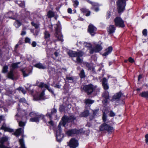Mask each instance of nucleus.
Segmentation results:
<instances>
[{
    "label": "nucleus",
    "instance_id": "f257e3e1",
    "mask_svg": "<svg viewBox=\"0 0 148 148\" xmlns=\"http://www.w3.org/2000/svg\"><path fill=\"white\" fill-rule=\"evenodd\" d=\"M69 55L71 57H77L76 60L75 62L77 63H82L83 62V60L80 58L84 55V53L82 51H79L78 52L69 51L68 52Z\"/></svg>",
    "mask_w": 148,
    "mask_h": 148
},
{
    "label": "nucleus",
    "instance_id": "f03ea898",
    "mask_svg": "<svg viewBox=\"0 0 148 148\" xmlns=\"http://www.w3.org/2000/svg\"><path fill=\"white\" fill-rule=\"evenodd\" d=\"M56 30V36L58 40L62 41V35L60 32V23H58L55 26Z\"/></svg>",
    "mask_w": 148,
    "mask_h": 148
},
{
    "label": "nucleus",
    "instance_id": "7ed1b4c3",
    "mask_svg": "<svg viewBox=\"0 0 148 148\" xmlns=\"http://www.w3.org/2000/svg\"><path fill=\"white\" fill-rule=\"evenodd\" d=\"M117 4L119 13L125 10L126 5L125 0H118Z\"/></svg>",
    "mask_w": 148,
    "mask_h": 148
},
{
    "label": "nucleus",
    "instance_id": "20e7f679",
    "mask_svg": "<svg viewBox=\"0 0 148 148\" xmlns=\"http://www.w3.org/2000/svg\"><path fill=\"white\" fill-rule=\"evenodd\" d=\"M61 123L59 124L58 127V129L56 130V136L57 140L58 141L60 142L62 140L64 137V135L61 133Z\"/></svg>",
    "mask_w": 148,
    "mask_h": 148
},
{
    "label": "nucleus",
    "instance_id": "39448f33",
    "mask_svg": "<svg viewBox=\"0 0 148 148\" xmlns=\"http://www.w3.org/2000/svg\"><path fill=\"white\" fill-rule=\"evenodd\" d=\"M96 88V86H94L93 85L90 84L84 86L83 89L88 95H90L93 92Z\"/></svg>",
    "mask_w": 148,
    "mask_h": 148
},
{
    "label": "nucleus",
    "instance_id": "423d86ee",
    "mask_svg": "<svg viewBox=\"0 0 148 148\" xmlns=\"http://www.w3.org/2000/svg\"><path fill=\"white\" fill-rule=\"evenodd\" d=\"M100 130L101 131H106L109 133H112L114 131V128L104 123L100 126Z\"/></svg>",
    "mask_w": 148,
    "mask_h": 148
},
{
    "label": "nucleus",
    "instance_id": "0eeeda50",
    "mask_svg": "<svg viewBox=\"0 0 148 148\" xmlns=\"http://www.w3.org/2000/svg\"><path fill=\"white\" fill-rule=\"evenodd\" d=\"M114 21L117 27H123L125 26L124 21L120 17H117Z\"/></svg>",
    "mask_w": 148,
    "mask_h": 148
},
{
    "label": "nucleus",
    "instance_id": "6e6552de",
    "mask_svg": "<svg viewBox=\"0 0 148 148\" xmlns=\"http://www.w3.org/2000/svg\"><path fill=\"white\" fill-rule=\"evenodd\" d=\"M90 47L91 48L89 49L90 50V54H92L94 52H98L102 49V47L99 44L96 45L93 48H91V47Z\"/></svg>",
    "mask_w": 148,
    "mask_h": 148
},
{
    "label": "nucleus",
    "instance_id": "1a4fd4ad",
    "mask_svg": "<svg viewBox=\"0 0 148 148\" xmlns=\"http://www.w3.org/2000/svg\"><path fill=\"white\" fill-rule=\"evenodd\" d=\"M78 145L77 141L74 138L71 139L69 142L68 145L70 147L75 148Z\"/></svg>",
    "mask_w": 148,
    "mask_h": 148
},
{
    "label": "nucleus",
    "instance_id": "9d476101",
    "mask_svg": "<svg viewBox=\"0 0 148 148\" xmlns=\"http://www.w3.org/2000/svg\"><path fill=\"white\" fill-rule=\"evenodd\" d=\"M96 28L92 24H90L88 27V31L92 36H94L95 34Z\"/></svg>",
    "mask_w": 148,
    "mask_h": 148
},
{
    "label": "nucleus",
    "instance_id": "9b49d317",
    "mask_svg": "<svg viewBox=\"0 0 148 148\" xmlns=\"http://www.w3.org/2000/svg\"><path fill=\"white\" fill-rule=\"evenodd\" d=\"M80 132V130H77L75 129L68 130L67 132L66 133L68 136H73L75 134H79Z\"/></svg>",
    "mask_w": 148,
    "mask_h": 148
},
{
    "label": "nucleus",
    "instance_id": "f8f14e48",
    "mask_svg": "<svg viewBox=\"0 0 148 148\" xmlns=\"http://www.w3.org/2000/svg\"><path fill=\"white\" fill-rule=\"evenodd\" d=\"M8 140V138L4 137L1 138L0 140V148H10L7 147L3 145L4 143Z\"/></svg>",
    "mask_w": 148,
    "mask_h": 148
},
{
    "label": "nucleus",
    "instance_id": "ddd939ff",
    "mask_svg": "<svg viewBox=\"0 0 148 148\" xmlns=\"http://www.w3.org/2000/svg\"><path fill=\"white\" fill-rule=\"evenodd\" d=\"M69 122L68 119V116H64L62 118V121L59 123L60 124V123H61V126L62 125L63 126H65L66 123Z\"/></svg>",
    "mask_w": 148,
    "mask_h": 148
},
{
    "label": "nucleus",
    "instance_id": "4468645a",
    "mask_svg": "<svg viewBox=\"0 0 148 148\" xmlns=\"http://www.w3.org/2000/svg\"><path fill=\"white\" fill-rule=\"evenodd\" d=\"M122 95H123L121 92L116 93L113 97V100L116 101H119Z\"/></svg>",
    "mask_w": 148,
    "mask_h": 148
},
{
    "label": "nucleus",
    "instance_id": "2eb2a0df",
    "mask_svg": "<svg viewBox=\"0 0 148 148\" xmlns=\"http://www.w3.org/2000/svg\"><path fill=\"white\" fill-rule=\"evenodd\" d=\"M29 116L32 117H42L43 118L44 116L42 114H40L36 112H30L29 114Z\"/></svg>",
    "mask_w": 148,
    "mask_h": 148
},
{
    "label": "nucleus",
    "instance_id": "dca6fc26",
    "mask_svg": "<svg viewBox=\"0 0 148 148\" xmlns=\"http://www.w3.org/2000/svg\"><path fill=\"white\" fill-rule=\"evenodd\" d=\"M115 30V27L113 25H110L107 28V31L109 34H111L114 32Z\"/></svg>",
    "mask_w": 148,
    "mask_h": 148
},
{
    "label": "nucleus",
    "instance_id": "f3484780",
    "mask_svg": "<svg viewBox=\"0 0 148 148\" xmlns=\"http://www.w3.org/2000/svg\"><path fill=\"white\" fill-rule=\"evenodd\" d=\"M44 91H42L38 97L34 96V99L35 101L43 100L44 99Z\"/></svg>",
    "mask_w": 148,
    "mask_h": 148
},
{
    "label": "nucleus",
    "instance_id": "a211bd4d",
    "mask_svg": "<svg viewBox=\"0 0 148 148\" xmlns=\"http://www.w3.org/2000/svg\"><path fill=\"white\" fill-rule=\"evenodd\" d=\"M8 17L13 19H15L17 17V15L16 13L14 14L12 11H10L8 13Z\"/></svg>",
    "mask_w": 148,
    "mask_h": 148
},
{
    "label": "nucleus",
    "instance_id": "6ab92c4d",
    "mask_svg": "<svg viewBox=\"0 0 148 148\" xmlns=\"http://www.w3.org/2000/svg\"><path fill=\"white\" fill-rule=\"evenodd\" d=\"M107 80L106 78H104L102 80V85L105 90H107L109 88V86L107 83Z\"/></svg>",
    "mask_w": 148,
    "mask_h": 148
},
{
    "label": "nucleus",
    "instance_id": "aec40b11",
    "mask_svg": "<svg viewBox=\"0 0 148 148\" xmlns=\"http://www.w3.org/2000/svg\"><path fill=\"white\" fill-rule=\"evenodd\" d=\"M0 129L4 130L5 131H8L10 132H14L13 129L6 127L5 125L4 124L2 125Z\"/></svg>",
    "mask_w": 148,
    "mask_h": 148
},
{
    "label": "nucleus",
    "instance_id": "412c9836",
    "mask_svg": "<svg viewBox=\"0 0 148 148\" xmlns=\"http://www.w3.org/2000/svg\"><path fill=\"white\" fill-rule=\"evenodd\" d=\"M34 66L40 69H44L46 68L45 65L40 63L35 64Z\"/></svg>",
    "mask_w": 148,
    "mask_h": 148
},
{
    "label": "nucleus",
    "instance_id": "4be33fe9",
    "mask_svg": "<svg viewBox=\"0 0 148 148\" xmlns=\"http://www.w3.org/2000/svg\"><path fill=\"white\" fill-rule=\"evenodd\" d=\"M141 97L148 99V91H144L142 92L139 95Z\"/></svg>",
    "mask_w": 148,
    "mask_h": 148
},
{
    "label": "nucleus",
    "instance_id": "5701e85b",
    "mask_svg": "<svg viewBox=\"0 0 148 148\" xmlns=\"http://www.w3.org/2000/svg\"><path fill=\"white\" fill-rule=\"evenodd\" d=\"M112 48L111 47H109L108 48L106 49V51L103 54V55L105 56L108 55L112 51Z\"/></svg>",
    "mask_w": 148,
    "mask_h": 148
},
{
    "label": "nucleus",
    "instance_id": "b1692460",
    "mask_svg": "<svg viewBox=\"0 0 148 148\" xmlns=\"http://www.w3.org/2000/svg\"><path fill=\"white\" fill-rule=\"evenodd\" d=\"M89 114V111L88 110H86L80 114L79 116L81 117H85L88 116Z\"/></svg>",
    "mask_w": 148,
    "mask_h": 148
},
{
    "label": "nucleus",
    "instance_id": "393cba45",
    "mask_svg": "<svg viewBox=\"0 0 148 148\" xmlns=\"http://www.w3.org/2000/svg\"><path fill=\"white\" fill-rule=\"evenodd\" d=\"M23 129L22 128H19L16 130L14 133V134L17 136H19L22 132Z\"/></svg>",
    "mask_w": 148,
    "mask_h": 148
},
{
    "label": "nucleus",
    "instance_id": "a878e982",
    "mask_svg": "<svg viewBox=\"0 0 148 148\" xmlns=\"http://www.w3.org/2000/svg\"><path fill=\"white\" fill-rule=\"evenodd\" d=\"M45 38L46 40H49L50 37V34L49 32L47 31H45L44 33Z\"/></svg>",
    "mask_w": 148,
    "mask_h": 148
},
{
    "label": "nucleus",
    "instance_id": "bb28decb",
    "mask_svg": "<svg viewBox=\"0 0 148 148\" xmlns=\"http://www.w3.org/2000/svg\"><path fill=\"white\" fill-rule=\"evenodd\" d=\"M8 77L12 79L13 80L14 79V74L13 70H11V71L8 73Z\"/></svg>",
    "mask_w": 148,
    "mask_h": 148
},
{
    "label": "nucleus",
    "instance_id": "cd10ccee",
    "mask_svg": "<svg viewBox=\"0 0 148 148\" xmlns=\"http://www.w3.org/2000/svg\"><path fill=\"white\" fill-rule=\"evenodd\" d=\"M102 96L106 99H108L109 98V93L108 91H105L102 94Z\"/></svg>",
    "mask_w": 148,
    "mask_h": 148
},
{
    "label": "nucleus",
    "instance_id": "c85d7f7f",
    "mask_svg": "<svg viewBox=\"0 0 148 148\" xmlns=\"http://www.w3.org/2000/svg\"><path fill=\"white\" fill-rule=\"evenodd\" d=\"M41 117H32L30 119H29V121L31 122H39V118H40Z\"/></svg>",
    "mask_w": 148,
    "mask_h": 148
},
{
    "label": "nucleus",
    "instance_id": "c756f323",
    "mask_svg": "<svg viewBox=\"0 0 148 148\" xmlns=\"http://www.w3.org/2000/svg\"><path fill=\"white\" fill-rule=\"evenodd\" d=\"M21 25V23L18 20H16L14 25L16 28L19 27Z\"/></svg>",
    "mask_w": 148,
    "mask_h": 148
},
{
    "label": "nucleus",
    "instance_id": "7c9ffc66",
    "mask_svg": "<svg viewBox=\"0 0 148 148\" xmlns=\"http://www.w3.org/2000/svg\"><path fill=\"white\" fill-rule=\"evenodd\" d=\"M37 85L38 86L41 88L45 87L46 88V87H47V85L45 84L44 83L42 82L38 83Z\"/></svg>",
    "mask_w": 148,
    "mask_h": 148
},
{
    "label": "nucleus",
    "instance_id": "2f4dec72",
    "mask_svg": "<svg viewBox=\"0 0 148 148\" xmlns=\"http://www.w3.org/2000/svg\"><path fill=\"white\" fill-rule=\"evenodd\" d=\"M94 102V100H92L89 99L85 100V103L86 104H92Z\"/></svg>",
    "mask_w": 148,
    "mask_h": 148
},
{
    "label": "nucleus",
    "instance_id": "473e14b6",
    "mask_svg": "<svg viewBox=\"0 0 148 148\" xmlns=\"http://www.w3.org/2000/svg\"><path fill=\"white\" fill-rule=\"evenodd\" d=\"M47 16L49 18L53 17L54 16V13L51 11H49L48 12Z\"/></svg>",
    "mask_w": 148,
    "mask_h": 148
},
{
    "label": "nucleus",
    "instance_id": "72a5a7b5",
    "mask_svg": "<svg viewBox=\"0 0 148 148\" xmlns=\"http://www.w3.org/2000/svg\"><path fill=\"white\" fill-rule=\"evenodd\" d=\"M79 75L80 77L82 78H84L86 77L85 72L83 69H82L80 73L79 74Z\"/></svg>",
    "mask_w": 148,
    "mask_h": 148
},
{
    "label": "nucleus",
    "instance_id": "f704fd0d",
    "mask_svg": "<svg viewBox=\"0 0 148 148\" xmlns=\"http://www.w3.org/2000/svg\"><path fill=\"white\" fill-rule=\"evenodd\" d=\"M87 1L88 2L91 4L92 5L94 6H97L99 5L98 3H95L94 2H92L89 0H87Z\"/></svg>",
    "mask_w": 148,
    "mask_h": 148
},
{
    "label": "nucleus",
    "instance_id": "c9c22d12",
    "mask_svg": "<svg viewBox=\"0 0 148 148\" xmlns=\"http://www.w3.org/2000/svg\"><path fill=\"white\" fill-rule=\"evenodd\" d=\"M8 67L7 66L5 65L3 67L2 71V72L3 73H5L7 72L8 71Z\"/></svg>",
    "mask_w": 148,
    "mask_h": 148
},
{
    "label": "nucleus",
    "instance_id": "e433bc0d",
    "mask_svg": "<svg viewBox=\"0 0 148 148\" xmlns=\"http://www.w3.org/2000/svg\"><path fill=\"white\" fill-rule=\"evenodd\" d=\"M66 80L71 81V82H73V81L74 78L72 77H69L68 76H66Z\"/></svg>",
    "mask_w": 148,
    "mask_h": 148
},
{
    "label": "nucleus",
    "instance_id": "4c0bfd02",
    "mask_svg": "<svg viewBox=\"0 0 148 148\" xmlns=\"http://www.w3.org/2000/svg\"><path fill=\"white\" fill-rule=\"evenodd\" d=\"M17 3L20 6L23 8L25 7V3L23 2H21L20 1H18Z\"/></svg>",
    "mask_w": 148,
    "mask_h": 148
},
{
    "label": "nucleus",
    "instance_id": "58836bf2",
    "mask_svg": "<svg viewBox=\"0 0 148 148\" xmlns=\"http://www.w3.org/2000/svg\"><path fill=\"white\" fill-rule=\"evenodd\" d=\"M85 64L86 65V66L88 69L89 70H91L92 69V67L91 65L88 63L87 62H85Z\"/></svg>",
    "mask_w": 148,
    "mask_h": 148
},
{
    "label": "nucleus",
    "instance_id": "ea45409f",
    "mask_svg": "<svg viewBox=\"0 0 148 148\" xmlns=\"http://www.w3.org/2000/svg\"><path fill=\"white\" fill-rule=\"evenodd\" d=\"M68 119L69 122L75 119V118L73 116H71L69 117H68Z\"/></svg>",
    "mask_w": 148,
    "mask_h": 148
},
{
    "label": "nucleus",
    "instance_id": "a19ab883",
    "mask_svg": "<svg viewBox=\"0 0 148 148\" xmlns=\"http://www.w3.org/2000/svg\"><path fill=\"white\" fill-rule=\"evenodd\" d=\"M22 72L23 76L24 77L28 76L29 74V73H27V72L24 71L23 70H22Z\"/></svg>",
    "mask_w": 148,
    "mask_h": 148
},
{
    "label": "nucleus",
    "instance_id": "79ce46f5",
    "mask_svg": "<svg viewBox=\"0 0 148 148\" xmlns=\"http://www.w3.org/2000/svg\"><path fill=\"white\" fill-rule=\"evenodd\" d=\"M32 25L34 26L36 29H37L39 27V25L38 24L35 23L34 22H32L31 23Z\"/></svg>",
    "mask_w": 148,
    "mask_h": 148
},
{
    "label": "nucleus",
    "instance_id": "37998d69",
    "mask_svg": "<svg viewBox=\"0 0 148 148\" xmlns=\"http://www.w3.org/2000/svg\"><path fill=\"white\" fill-rule=\"evenodd\" d=\"M19 125L20 127H24L25 126V123L22 121H19Z\"/></svg>",
    "mask_w": 148,
    "mask_h": 148
},
{
    "label": "nucleus",
    "instance_id": "c03bdc74",
    "mask_svg": "<svg viewBox=\"0 0 148 148\" xmlns=\"http://www.w3.org/2000/svg\"><path fill=\"white\" fill-rule=\"evenodd\" d=\"M103 121L105 122L106 120V116L105 112H103V115L102 117Z\"/></svg>",
    "mask_w": 148,
    "mask_h": 148
},
{
    "label": "nucleus",
    "instance_id": "a18cd8bd",
    "mask_svg": "<svg viewBox=\"0 0 148 148\" xmlns=\"http://www.w3.org/2000/svg\"><path fill=\"white\" fill-rule=\"evenodd\" d=\"M46 88H47L48 90L52 94H54V92L52 90V89L50 88L47 85V87H46Z\"/></svg>",
    "mask_w": 148,
    "mask_h": 148
},
{
    "label": "nucleus",
    "instance_id": "49530a36",
    "mask_svg": "<svg viewBox=\"0 0 148 148\" xmlns=\"http://www.w3.org/2000/svg\"><path fill=\"white\" fill-rule=\"evenodd\" d=\"M64 107L62 105L60 106L59 108V110L60 112H63L64 111Z\"/></svg>",
    "mask_w": 148,
    "mask_h": 148
},
{
    "label": "nucleus",
    "instance_id": "de8ad7c7",
    "mask_svg": "<svg viewBox=\"0 0 148 148\" xmlns=\"http://www.w3.org/2000/svg\"><path fill=\"white\" fill-rule=\"evenodd\" d=\"M25 42L27 43H29V44L30 43V39L28 37H26L25 38Z\"/></svg>",
    "mask_w": 148,
    "mask_h": 148
},
{
    "label": "nucleus",
    "instance_id": "09e8293b",
    "mask_svg": "<svg viewBox=\"0 0 148 148\" xmlns=\"http://www.w3.org/2000/svg\"><path fill=\"white\" fill-rule=\"evenodd\" d=\"M143 34L145 36H146L147 35V30L146 29H144L143 31Z\"/></svg>",
    "mask_w": 148,
    "mask_h": 148
},
{
    "label": "nucleus",
    "instance_id": "8fccbe9b",
    "mask_svg": "<svg viewBox=\"0 0 148 148\" xmlns=\"http://www.w3.org/2000/svg\"><path fill=\"white\" fill-rule=\"evenodd\" d=\"M12 67L14 69L18 68V67L17 64L16 63L12 64Z\"/></svg>",
    "mask_w": 148,
    "mask_h": 148
},
{
    "label": "nucleus",
    "instance_id": "3c124183",
    "mask_svg": "<svg viewBox=\"0 0 148 148\" xmlns=\"http://www.w3.org/2000/svg\"><path fill=\"white\" fill-rule=\"evenodd\" d=\"M145 143L147 145H148V134L145 135Z\"/></svg>",
    "mask_w": 148,
    "mask_h": 148
},
{
    "label": "nucleus",
    "instance_id": "603ef678",
    "mask_svg": "<svg viewBox=\"0 0 148 148\" xmlns=\"http://www.w3.org/2000/svg\"><path fill=\"white\" fill-rule=\"evenodd\" d=\"M30 13L28 11H27L25 12V18H29V17Z\"/></svg>",
    "mask_w": 148,
    "mask_h": 148
},
{
    "label": "nucleus",
    "instance_id": "864d4df0",
    "mask_svg": "<svg viewBox=\"0 0 148 148\" xmlns=\"http://www.w3.org/2000/svg\"><path fill=\"white\" fill-rule=\"evenodd\" d=\"M18 89L20 90L24 94L26 93V91L22 88L19 87L18 88Z\"/></svg>",
    "mask_w": 148,
    "mask_h": 148
},
{
    "label": "nucleus",
    "instance_id": "5fc2aeb1",
    "mask_svg": "<svg viewBox=\"0 0 148 148\" xmlns=\"http://www.w3.org/2000/svg\"><path fill=\"white\" fill-rule=\"evenodd\" d=\"M57 112V110L55 108H53L51 110V113L52 114H55Z\"/></svg>",
    "mask_w": 148,
    "mask_h": 148
},
{
    "label": "nucleus",
    "instance_id": "6e6d98bb",
    "mask_svg": "<svg viewBox=\"0 0 148 148\" xmlns=\"http://www.w3.org/2000/svg\"><path fill=\"white\" fill-rule=\"evenodd\" d=\"M19 101L20 102H23L25 103H26V101L25 100V99L24 98L21 99L19 100Z\"/></svg>",
    "mask_w": 148,
    "mask_h": 148
},
{
    "label": "nucleus",
    "instance_id": "4d7b16f0",
    "mask_svg": "<svg viewBox=\"0 0 148 148\" xmlns=\"http://www.w3.org/2000/svg\"><path fill=\"white\" fill-rule=\"evenodd\" d=\"M129 62L131 63H133L134 62V61L133 58L132 57H130L128 59Z\"/></svg>",
    "mask_w": 148,
    "mask_h": 148
},
{
    "label": "nucleus",
    "instance_id": "13d9d810",
    "mask_svg": "<svg viewBox=\"0 0 148 148\" xmlns=\"http://www.w3.org/2000/svg\"><path fill=\"white\" fill-rule=\"evenodd\" d=\"M79 2L77 0H75L74 1V6L76 7L78 5Z\"/></svg>",
    "mask_w": 148,
    "mask_h": 148
},
{
    "label": "nucleus",
    "instance_id": "bf43d9fd",
    "mask_svg": "<svg viewBox=\"0 0 148 148\" xmlns=\"http://www.w3.org/2000/svg\"><path fill=\"white\" fill-rule=\"evenodd\" d=\"M110 115L111 116H115V114L113 112L111 111L110 112Z\"/></svg>",
    "mask_w": 148,
    "mask_h": 148
},
{
    "label": "nucleus",
    "instance_id": "052dcab7",
    "mask_svg": "<svg viewBox=\"0 0 148 148\" xmlns=\"http://www.w3.org/2000/svg\"><path fill=\"white\" fill-rule=\"evenodd\" d=\"M32 45L33 47H34L36 46V43L34 41L32 42Z\"/></svg>",
    "mask_w": 148,
    "mask_h": 148
},
{
    "label": "nucleus",
    "instance_id": "680f3d73",
    "mask_svg": "<svg viewBox=\"0 0 148 148\" xmlns=\"http://www.w3.org/2000/svg\"><path fill=\"white\" fill-rule=\"evenodd\" d=\"M39 32V31L38 30H36L35 33H34V35L35 36H37Z\"/></svg>",
    "mask_w": 148,
    "mask_h": 148
},
{
    "label": "nucleus",
    "instance_id": "e2e57ef3",
    "mask_svg": "<svg viewBox=\"0 0 148 148\" xmlns=\"http://www.w3.org/2000/svg\"><path fill=\"white\" fill-rule=\"evenodd\" d=\"M61 85L56 84L54 86V87L56 88H60Z\"/></svg>",
    "mask_w": 148,
    "mask_h": 148
},
{
    "label": "nucleus",
    "instance_id": "0e129e2a",
    "mask_svg": "<svg viewBox=\"0 0 148 148\" xmlns=\"http://www.w3.org/2000/svg\"><path fill=\"white\" fill-rule=\"evenodd\" d=\"M81 10L82 12H86V10L84 8H82L81 9Z\"/></svg>",
    "mask_w": 148,
    "mask_h": 148
},
{
    "label": "nucleus",
    "instance_id": "69168bd1",
    "mask_svg": "<svg viewBox=\"0 0 148 148\" xmlns=\"http://www.w3.org/2000/svg\"><path fill=\"white\" fill-rule=\"evenodd\" d=\"M72 12V10L70 8H69L68 9V12L69 13H71Z\"/></svg>",
    "mask_w": 148,
    "mask_h": 148
},
{
    "label": "nucleus",
    "instance_id": "338daca9",
    "mask_svg": "<svg viewBox=\"0 0 148 148\" xmlns=\"http://www.w3.org/2000/svg\"><path fill=\"white\" fill-rule=\"evenodd\" d=\"M19 114L18 113L16 115V119L18 121L19 120V119L17 118V117H19Z\"/></svg>",
    "mask_w": 148,
    "mask_h": 148
},
{
    "label": "nucleus",
    "instance_id": "774afa93",
    "mask_svg": "<svg viewBox=\"0 0 148 148\" xmlns=\"http://www.w3.org/2000/svg\"><path fill=\"white\" fill-rule=\"evenodd\" d=\"M26 34V32L24 31H22L21 33V35H24L25 34Z\"/></svg>",
    "mask_w": 148,
    "mask_h": 148
}]
</instances>
